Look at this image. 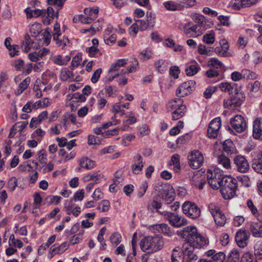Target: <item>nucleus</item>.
<instances>
[{"label": "nucleus", "instance_id": "nucleus-56", "mask_svg": "<svg viewBox=\"0 0 262 262\" xmlns=\"http://www.w3.org/2000/svg\"><path fill=\"white\" fill-rule=\"evenodd\" d=\"M208 209L212 216L221 211L220 207L215 203H209Z\"/></svg>", "mask_w": 262, "mask_h": 262}, {"label": "nucleus", "instance_id": "nucleus-42", "mask_svg": "<svg viewBox=\"0 0 262 262\" xmlns=\"http://www.w3.org/2000/svg\"><path fill=\"white\" fill-rule=\"evenodd\" d=\"M86 51L89 56L98 58L102 55V53L97 47L91 46L86 49Z\"/></svg>", "mask_w": 262, "mask_h": 262}, {"label": "nucleus", "instance_id": "nucleus-10", "mask_svg": "<svg viewBox=\"0 0 262 262\" xmlns=\"http://www.w3.org/2000/svg\"><path fill=\"white\" fill-rule=\"evenodd\" d=\"M195 81L189 80L182 83L177 89L176 95L179 97H185L191 93L194 89Z\"/></svg>", "mask_w": 262, "mask_h": 262}, {"label": "nucleus", "instance_id": "nucleus-11", "mask_svg": "<svg viewBox=\"0 0 262 262\" xmlns=\"http://www.w3.org/2000/svg\"><path fill=\"white\" fill-rule=\"evenodd\" d=\"M221 127V120L220 117L213 119L210 122L207 130V135L210 138H215L219 134Z\"/></svg>", "mask_w": 262, "mask_h": 262}, {"label": "nucleus", "instance_id": "nucleus-22", "mask_svg": "<svg viewBox=\"0 0 262 262\" xmlns=\"http://www.w3.org/2000/svg\"><path fill=\"white\" fill-rule=\"evenodd\" d=\"M204 179V176L199 172H196L191 178L192 185L196 186H198L199 189H202L205 184V181Z\"/></svg>", "mask_w": 262, "mask_h": 262}, {"label": "nucleus", "instance_id": "nucleus-30", "mask_svg": "<svg viewBox=\"0 0 262 262\" xmlns=\"http://www.w3.org/2000/svg\"><path fill=\"white\" fill-rule=\"evenodd\" d=\"M229 48L224 46L216 47L214 48V52L216 55L222 57H229L232 53L229 51Z\"/></svg>", "mask_w": 262, "mask_h": 262}, {"label": "nucleus", "instance_id": "nucleus-34", "mask_svg": "<svg viewBox=\"0 0 262 262\" xmlns=\"http://www.w3.org/2000/svg\"><path fill=\"white\" fill-rule=\"evenodd\" d=\"M262 224L260 223L253 222L250 226V231L253 235L256 237H259L262 230Z\"/></svg>", "mask_w": 262, "mask_h": 262}, {"label": "nucleus", "instance_id": "nucleus-50", "mask_svg": "<svg viewBox=\"0 0 262 262\" xmlns=\"http://www.w3.org/2000/svg\"><path fill=\"white\" fill-rule=\"evenodd\" d=\"M110 208V203L107 200H103L99 203L97 209L100 212H106Z\"/></svg>", "mask_w": 262, "mask_h": 262}, {"label": "nucleus", "instance_id": "nucleus-15", "mask_svg": "<svg viewBox=\"0 0 262 262\" xmlns=\"http://www.w3.org/2000/svg\"><path fill=\"white\" fill-rule=\"evenodd\" d=\"M253 136L256 139L262 140V118H257L253 123Z\"/></svg>", "mask_w": 262, "mask_h": 262}, {"label": "nucleus", "instance_id": "nucleus-14", "mask_svg": "<svg viewBox=\"0 0 262 262\" xmlns=\"http://www.w3.org/2000/svg\"><path fill=\"white\" fill-rule=\"evenodd\" d=\"M234 163L236 166L237 170L241 172L245 173L247 172L249 168L248 162L243 156H236L234 158Z\"/></svg>", "mask_w": 262, "mask_h": 262}, {"label": "nucleus", "instance_id": "nucleus-57", "mask_svg": "<svg viewBox=\"0 0 262 262\" xmlns=\"http://www.w3.org/2000/svg\"><path fill=\"white\" fill-rule=\"evenodd\" d=\"M191 18L194 22L199 25L203 24L205 21V17L203 15L198 13H192Z\"/></svg>", "mask_w": 262, "mask_h": 262}, {"label": "nucleus", "instance_id": "nucleus-26", "mask_svg": "<svg viewBox=\"0 0 262 262\" xmlns=\"http://www.w3.org/2000/svg\"><path fill=\"white\" fill-rule=\"evenodd\" d=\"M60 80L65 81L71 82L74 80L73 72L67 68L61 69L59 76Z\"/></svg>", "mask_w": 262, "mask_h": 262}, {"label": "nucleus", "instance_id": "nucleus-48", "mask_svg": "<svg viewBox=\"0 0 262 262\" xmlns=\"http://www.w3.org/2000/svg\"><path fill=\"white\" fill-rule=\"evenodd\" d=\"M102 178V176L101 174L94 172L85 176L83 180L84 181H94L95 183H98Z\"/></svg>", "mask_w": 262, "mask_h": 262}, {"label": "nucleus", "instance_id": "nucleus-32", "mask_svg": "<svg viewBox=\"0 0 262 262\" xmlns=\"http://www.w3.org/2000/svg\"><path fill=\"white\" fill-rule=\"evenodd\" d=\"M53 40L55 41L56 45L62 49L69 47L71 45L70 40L66 36L59 37L57 39Z\"/></svg>", "mask_w": 262, "mask_h": 262}, {"label": "nucleus", "instance_id": "nucleus-28", "mask_svg": "<svg viewBox=\"0 0 262 262\" xmlns=\"http://www.w3.org/2000/svg\"><path fill=\"white\" fill-rule=\"evenodd\" d=\"M184 255L186 254L183 249L182 250L174 249L171 255L172 262H184Z\"/></svg>", "mask_w": 262, "mask_h": 262}, {"label": "nucleus", "instance_id": "nucleus-38", "mask_svg": "<svg viewBox=\"0 0 262 262\" xmlns=\"http://www.w3.org/2000/svg\"><path fill=\"white\" fill-rule=\"evenodd\" d=\"M215 36L214 31L211 30L203 35L202 40L206 44L212 45L215 41Z\"/></svg>", "mask_w": 262, "mask_h": 262}, {"label": "nucleus", "instance_id": "nucleus-61", "mask_svg": "<svg viewBox=\"0 0 262 262\" xmlns=\"http://www.w3.org/2000/svg\"><path fill=\"white\" fill-rule=\"evenodd\" d=\"M230 6L234 10H239L243 7H245L243 0H232L230 2Z\"/></svg>", "mask_w": 262, "mask_h": 262}, {"label": "nucleus", "instance_id": "nucleus-9", "mask_svg": "<svg viewBox=\"0 0 262 262\" xmlns=\"http://www.w3.org/2000/svg\"><path fill=\"white\" fill-rule=\"evenodd\" d=\"M230 123L232 127L237 133L244 132L247 128V123L244 118L239 115L230 119Z\"/></svg>", "mask_w": 262, "mask_h": 262}, {"label": "nucleus", "instance_id": "nucleus-4", "mask_svg": "<svg viewBox=\"0 0 262 262\" xmlns=\"http://www.w3.org/2000/svg\"><path fill=\"white\" fill-rule=\"evenodd\" d=\"M206 177L210 186L213 189H217L222 184V179L225 176L221 173L219 169L213 168L207 170Z\"/></svg>", "mask_w": 262, "mask_h": 262}, {"label": "nucleus", "instance_id": "nucleus-52", "mask_svg": "<svg viewBox=\"0 0 262 262\" xmlns=\"http://www.w3.org/2000/svg\"><path fill=\"white\" fill-rule=\"evenodd\" d=\"M50 59L54 64L58 66H63L66 65V62L64 60L62 56L60 55H56L52 56Z\"/></svg>", "mask_w": 262, "mask_h": 262}, {"label": "nucleus", "instance_id": "nucleus-8", "mask_svg": "<svg viewBox=\"0 0 262 262\" xmlns=\"http://www.w3.org/2000/svg\"><path fill=\"white\" fill-rule=\"evenodd\" d=\"M188 160L189 165L193 169L200 167L204 161L203 154L198 150L191 151L188 156Z\"/></svg>", "mask_w": 262, "mask_h": 262}, {"label": "nucleus", "instance_id": "nucleus-53", "mask_svg": "<svg viewBox=\"0 0 262 262\" xmlns=\"http://www.w3.org/2000/svg\"><path fill=\"white\" fill-rule=\"evenodd\" d=\"M102 24L103 23L102 20H98L92 25L90 29L84 30L83 32L92 31V33L94 34L96 31H98L101 29Z\"/></svg>", "mask_w": 262, "mask_h": 262}, {"label": "nucleus", "instance_id": "nucleus-51", "mask_svg": "<svg viewBox=\"0 0 262 262\" xmlns=\"http://www.w3.org/2000/svg\"><path fill=\"white\" fill-rule=\"evenodd\" d=\"M223 148L227 153H232L234 150L233 144L231 140H226L223 143Z\"/></svg>", "mask_w": 262, "mask_h": 262}, {"label": "nucleus", "instance_id": "nucleus-7", "mask_svg": "<svg viewBox=\"0 0 262 262\" xmlns=\"http://www.w3.org/2000/svg\"><path fill=\"white\" fill-rule=\"evenodd\" d=\"M165 219L170 224L177 228H180L187 224V220L178 214L167 212L164 214Z\"/></svg>", "mask_w": 262, "mask_h": 262}, {"label": "nucleus", "instance_id": "nucleus-18", "mask_svg": "<svg viewBox=\"0 0 262 262\" xmlns=\"http://www.w3.org/2000/svg\"><path fill=\"white\" fill-rule=\"evenodd\" d=\"M170 61L165 59H159L154 63V68L156 71L160 74H163L166 72L168 69Z\"/></svg>", "mask_w": 262, "mask_h": 262}, {"label": "nucleus", "instance_id": "nucleus-23", "mask_svg": "<svg viewBox=\"0 0 262 262\" xmlns=\"http://www.w3.org/2000/svg\"><path fill=\"white\" fill-rule=\"evenodd\" d=\"M182 106H185L183 104V101L181 98H174L168 102L166 105V108L168 111H172L174 110L179 108Z\"/></svg>", "mask_w": 262, "mask_h": 262}, {"label": "nucleus", "instance_id": "nucleus-59", "mask_svg": "<svg viewBox=\"0 0 262 262\" xmlns=\"http://www.w3.org/2000/svg\"><path fill=\"white\" fill-rule=\"evenodd\" d=\"M243 78H246L247 79H255L256 78V74L254 72H253L248 69H243L242 70Z\"/></svg>", "mask_w": 262, "mask_h": 262}, {"label": "nucleus", "instance_id": "nucleus-58", "mask_svg": "<svg viewBox=\"0 0 262 262\" xmlns=\"http://www.w3.org/2000/svg\"><path fill=\"white\" fill-rule=\"evenodd\" d=\"M147 188L148 183L146 181L143 182L137 191V195L139 198H142L144 195Z\"/></svg>", "mask_w": 262, "mask_h": 262}, {"label": "nucleus", "instance_id": "nucleus-2", "mask_svg": "<svg viewBox=\"0 0 262 262\" xmlns=\"http://www.w3.org/2000/svg\"><path fill=\"white\" fill-rule=\"evenodd\" d=\"M140 246L143 251L148 253H154L164 247V241L160 236H147L141 240Z\"/></svg>", "mask_w": 262, "mask_h": 262}, {"label": "nucleus", "instance_id": "nucleus-13", "mask_svg": "<svg viewBox=\"0 0 262 262\" xmlns=\"http://www.w3.org/2000/svg\"><path fill=\"white\" fill-rule=\"evenodd\" d=\"M249 237L248 232L240 230L236 232L235 239L239 247L244 248L247 245Z\"/></svg>", "mask_w": 262, "mask_h": 262}, {"label": "nucleus", "instance_id": "nucleus-46", "mask_svg": "<svg viewBox=\"0 0 262 262\" xmlns=\"http://www.w3.org/2000/svg\"><path fill=\"white\" fill-rule=\"evenodd\" d=\"M30 32L32 36H37L41 31L40 24L37 23H34L29 26Z\"/></svg>", "mask_w": 262, "mask_h": 262}, {"label": "nucleus", "instance_id": "nucleus-39", "mask_svg": "<svg viewBox=\"0 0 262 262\" xmlns=\"http://www.w3.org/2000/svg\"><path fill=\"white\" fill-rule=\"evenodd\" d=\"M156 227V230L163 233L165 235L171 236L172 235V232L170 230L169 227L166 224H158Z\"/></svg>", "mask_w": 262, "mask_h": 262}, {"label": "nucleus", "instance_id": "nucleus-6", "mask_svg": "<svg viewBox=\"0 0 262 262\" xmlns=\"http://www.w3.org/2000/svg\"><path fill=\"white\" fill-rule=\"evenodd\" d=\"M244 100V94L237 93L229 98L225 99L223 101V105L225 108L234 110L241 105Z\"/></svg>", "mask_w": 262, "mask_h": 262}, {"label": "nucleus", "instance_id": "nucleus-25", "mask_svg": "<svg viewBox=\"0 0 262 262\" xmlns=\"http://www.w3.org/2000/svg\"><path fill=\"white\" fill-rule=\"evenodd\" d=\"M25 12L26 13L27 18L37 17L46 14L45 10H40L39 9L32 10L29 7L25 9Z\"/></svg>", "mask_w": 262, "mask_h": 262}, {"label": "nucleus", "instance_id": "nucleus-35", "mask_svg": "<svg viewBox=\"0 0 262 262\" xmlns=\"http://www.w3.org/2000/svg\"><path fill=\"white\" fill-rule=\"evenodd\" d=\"M233 85L234 83H233L223 82L218 85V88L222 92L228 93L229 94H231L233 92Z\"/></svg>", "mask_w": 262, "mask_h": 262}, {"label": "nucleus", "instance_id": "nucleus-1", "mask_svg": "<svg viewBox=\"0 0 262 262\" xmlns=\"http://www.w3.org/2000/svg\"><path fill=\"white\" fill-rule=\"evenodd\" d=\"M178 234L186 241L183 250L190 260H195L196 255L193 253L195 248H201L208 243L207 239L201 235L194 226H189L178 231Z\"/></svg>", "mask_w": 262, "mask_h": 262}, {"label": "nucleus", "instance_id": "nucleus-44", "mask_svg": "<svg viewBox=\"0 0 262 262\" xmlns=\"http://www.w3.org/2000/svg\"><path fill=\"white\" fill-rule=\"evenodd\" d=\"M217 163L226 169L230 167V161L229 158L224 155H220L217 158Z\"/></svg>", "mask_w": 262, "mask_h": 262}, {"label": "nucleus", "instance_id": "nucleus-62", "mask_svg": "<svg viewBox=\"0 0 262 262\" xmlns=\"http://www.w3.org/2000/svg\"><path fill=\"white\" fill-rule=\"evenodd\" d=\"M225 254L222 252L216 253L213 257H211V260L213 262H224L225 259Z\"/></svg>", "mask_w": 262, "mask_h": 262}, {"label": "nucleus", "instance_id": "nucleus-24", "mask_svg": "<svg viewBox=\"0 0 262 262\" xmlns=\"http://www.w3.org/2000/svg\"><path fill=\"white\" fill-rule=\"evenodd\" d=\"M68 242H63L60 246L54 245L50 249L52 254H60L63 253L69 247Z\"/></svg>", "mask_w": 262, "mask_h": 262}, {"label": "nucleus", "instance_id": "nucleus-29", "mask_svg": "<svg viewBox=\"0 0 262 262\" xmlns=\"http://www.w3.org/2000/svg\"><path fill=\"white\" fill-rule=\"evenodd\" d=\"M213 217L217 226L222 227L225 225L227 219L225 214L222 211L218 212V213L213 216Z\"/></svg>", "mask_w": 262, "mask_h": 262}, {"label": "nucleus", "instance_id": "nucleus-54", "mask_svg": "<svg viewBox=\"0 0 262 262\" xmlns=\"http://www.w3.org/2000/svg\"><path fill=\"white\" fill-rule=\"evenodd\" d=\"M104 90L109 97H115L117 95V90L115 86L106 85Z\"/></svg>", "mask_w": 262, "mask_h": 262}, {"label": "nucleus", "instance_id": "nucleus-43", "mask_svg": "<svg viewBox=\"0 0 262 262\" xmlns=\"http://www.w3.org/2000/svg\"><path fill=\"white\" fill-rule=\"evenodd\" d=\"M200 69L199 65L195 63L193 64L187 66L185 69V72L187 76H191L196 74Z\"/></svg>", "mask_w": 262, "mask_h": 262}, {"label": "nucleus", "instance_id": "nucleus-36", "mask_svg": "<svg viewBox=\"0 0 262 262\" xmlns=\"http://www.w3.org/2000/svg\"><path fill=\"white\" fill-rule=\"evenodd\" d=\"M126 63L125 59H118L116 62L111 64L110 68L108 71V74H111L113 72L118 71L119 68Z\"/></svg>", "mask_w": 262, "mask_h": 262}, {"label": "nucleus", "instance_id": "nucleus-31", "mask_svg": "<svg viewBox=\"0 0 262 262\" xmlns=\"http://www.w3.org/2000/svg\"><path fill=\"white\" fill-rule=\"evenodd\" d=\"M186 106H182L181 107H179V108L174 110L172 112V119L173 120H177L182 117H183L186 112Z\"/></svg>", "mask_w": 262, "mask_h": 262}, {"label": "nucleus", "instance_id": "nucleus-21", "mask_svg": "<svg viewBox=\"0 0 262 262\" xmlns=\"http://www.w3.org/2000/svg\"><path fill=\"white\" fill-rule=\"evenodd\" d=\"M67 213L69 215L72 214L77 217L81 212V208L79 206H75L73 200L69 201V203L65 207Z\"/></svg>", "mask_w": 262, "mask_h": 262}, {"label": "nucleus", "instance_id": "nucleus-27", "mask_svg": "<svg viewBox=\"0 0 262 262\" xmlns=\"http://www.w3.org/2000/svg\"><path fill=\"white\" fill-rule=\"evenodd\" d=\"M79 163L81 167L91 169L95 166V162L88 157H82L79 159Z\"/></svg>", "mask_w": 262, "mask_h": 262}, {"label": "nucleus", "instance_id": "nucleus-60", "mask_svg": "<svg viewBox=\"0 0 262 262\" xmlns=\"http://www.w3.org/2000/svg\"><path fill=\"white\" fill-rule=\"evenodd\" d=\"M122 237L119 232H115L110 236V240L112 244L115 246L118 245L121 241Z\"/></svg>", "mask_w": 262, "mask_h": 262}, {"label": "nucleus", "instance_id": "nucleus-33", "mask_svg": "<svg viewBox=\"0 0 262 262\" xmlns=\"http://www.w3.org/2000/svg\"><path fill=\"white\" fill-rule=\"evenodd\" d=\"M207 66L215 69H222L224 68V64L219 59L215 57L209 59L207 62Z\"/></svg>", "mask_w": 262, "mask_h": 262}, {"label": "nucleus", "instance_id": "nucleus-55", "mask_svg": "<svg viewBox=\"0 0 262 262\" xmlns=\"http://www.w3.org/2000/svg\"><path fill=\"white\" fill-rule=\"evenodd\" d=\"M161 203L157 201L154 200L149 203L148 209L151 212H159L158 210L161 207Z\"/></svg>", "mask_w": 262, "mask_h": 262}, {"label": "nucleus", "instance_id": "nucleus-12", "mask_svg": "<svg viewBox=\"0 0 262 262\" xmlns=\"http://www.w3.org/2000/svg\"><path fill=\"white\" fill-rule=\"evenodd\" d=\"M146 20H137L135 23L140 31H144L148 28H152L155 25V17L151 12L147 13Z\"/></svg>", "mask_w": 262, "mask_h": 262}, {"label": "nucleus", "instance_id": "nucleus-20", "mask_svg": "<svg viewBox=\"0 0 262 262\" xmlns=\"http://www.w3.org/2000/svg\"><path fill=\"white\" fill-rule=\"evenodd\" d=\"M161 198L167 205H169L174 200L175 194L172 188L163 190L161 193Z\"/></svg>", "mask_w": 262, "mask_h": 262}, {"label": "nucleus", "instance_id": "nucleus-64", "mask_svg": "<svg viewBox=\"0 0 262 262\" xmlns=\"http://www.w3.org/2000/svg\"><path fill=\"white\" fill-rule=\"evenodd\" d=\"M152 52L150 49H146L143 51L140 54V58L143 60L150 59L152 57Z\"/></svg>", "mask_w": 262, "mask_h": 262}, {"label": "nucleus", "instance_id": "nucleus-45", "mask_svg": "<svg viewBox=\"0 0 262 262\" xmlns=\"http://www.w3.org/2000/svg\"><path fill=\"white\" fill-rule=\"evenodd\" d=\"M47 155L46 152L45 151L40 150L38 152V161L39 162V164H38L37 162L34 161H32V163H34L35 166H38L39 167V165L41 166L47 163Z\"/></svg>", "mask_w": 262, "mask_h": 262}, {"label": "nucleus", "instance_id": "nucleus-37", "mask_svg": "<svg viewBox=\"0 0 262 262\" xmlns=\"http://www.w3.org/2000/svg\"><path fill=\"white\" fill-rule=\"evenodd\" d=\"M31 82V78L30 77H28L23 80L18 85L17 91H16V94L17 95H20L26 90Z\"/></svg>", "mask_w": 262, "mask_h": 262}, {"label": "nucleus", "instance_id": "nucleus-3", "mask_svg": "<svg viewBox=\"0 0 262 262\" xmlns=\"http://www.w3.org/2000/svg\"><path fill=\"white\" fill-rule=\"evenodd\" d=\"M219 188L225 199H232L236 194L237 180L231 176H226L222 179V184Z\"/></svg>", "mask_w": 262, "mask_h": 262}, {"label": "nucleus", "instance_id": "nucleus-40", "mask_svg": "<svg viewBox=\"0 0 262 262\" xmlns=\"http://www.w3.org/2000/svg\"><path fill=\"white\" fill-rule=\"evenodd\" d=\"M104 92L103 90H101L99 92L97 96V105L99 109H103L106 104L107 103V100L104 97Z\"/></svg>", "mask_w": 262, "mask_h": 262}, {"label": "nucleus", "instance_id": "nucleus-41", "mask_svg": "<svg viewBox=\"0 0 262 262\" xmlns=\"http://www.w3.org/2000/svg\"><path fill=\"white\" fill-rule=\"evenodd\" d=\"M112 112L115 115L119 114L120 116L122 118L124 117L126 114L122 106V103L121 102L116 103L113 106Z\"/></svg>", "mask_w": 262, "mask_h": 262}, {"label": "nucleus", "instance_id": "nucleus-16", "mask_svg": "<svg viewBox=\"0 0 262 262\" xmlns=\"http://www.w3.org/2000/svg\"><path fill=\"white\" fill-rule=\"evenodd\" d=\"M116 35L115 30L112 27L107 28L104 33L103 39L106 44L113 45L116 40Z\"/></svg>", "mask_w": 262, "mask_h": 262}, {"label": "nucleus", "instance_id": "nucleus-19", "mask_svg": "<svg viewBox=\"0 0 262 262\" xmlns=\"http://www.w3.org/2000/svg\"><path fill=\"white\" fill-rule=\"evenodd\" d=\"M189 23L186 24L184 27V31L186 34L189 35L191 37H197L202 34V32L200 31L198 28V25H194L189 27Z\"/></svg>", "mask_w": 262, "mask_h": 262}, {"label": "nucleus", "instance_id": "nucleus-49", "mask_svg": "<svg viewBox=\"0 0 262 262\" xmlns=\"http://www.w3.org/2000/svg\"><path fill=\"white\" fill-rule=\"evenodd\" d=\"M61 197L59 195H49L45 199L46 203L48 205H57L59 203Z\"/></svg>", "mask_w": 262, "mask_h": 262}, {"label": "nucleus", "instance_id": "nucleus-63", "mask_svg": "<svg viewBox=\"0 0 262 262\" xmlns=\"http://www.w3.org/2000/svg\"><path fill=\"white\" fill-rule=\"evenodd\" d=\"M239 257V251L237 249H233L230 252L228 259H230L233 261L238 262Z\"/></svg>", "mask_w": 262, "mask_h": 262}, {"label": "nucleus", "instance_id": "nucleus-47", "mask_svg": "<svg viewBox=\"0 0 262 262\" xmlns=\"http://www.w3.org/2000/svg\"><path fill=\"white\" fill-rule=\"evenodd\" d=\"M84 231H83L81 233H79L77 234H75L69 238V242L72 245H74L76 244H79L83 238V233Z\"/></svg>", "mask_w": 262, "mask_h": 262}, {"label": "nucleus", "instance_id": "nucleus-5", "mask_svg": "<svg viewBox=\"0 0 262 262\" xmlns=\"http://www.w3.org/2000/svg\"><path fill=\"white\" fill-rule=\"evenodd\" d=\"M183 213L192 219H196L201 215V210L197 205L190 202H185L182 205Z\"/></svg>", "mask_w": 262, "mask_h": 262}, {"label": "nucleus", "instance_id": "nucleus-17", "mask_svg": "<svg viewBox=\"0 0 262 262\" xmlns=\"http://www.w3.org/2000/svg\"><path fill=\"white\" fill-rule=\"evenodd\" d=\"M143 166V158L140 155L137 154L134 158V164L132 166L133 172L136 174H140Z\"/></svg>", "mask_w": 262, "mask_h": 262}]
</instances>
